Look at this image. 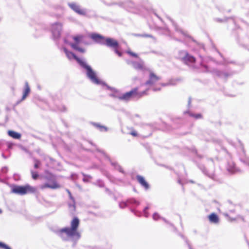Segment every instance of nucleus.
<instances>
[{"label":"nucleus","mask_w":249,"mask_h":249,"mask_svg":"<svg viewBox=\"0 0 249 249\" xmlns=\"http://www.w3.org/2000/svg\"><path fill=\"white\" fill-rule=\"evenodd\" d=\"M160 79V78L159 76L155 75L153 72H150L149 75V79L145 82V85H152Z\"/></svg>","instance_id":"8"},{"label":"nucleus","mask_w":249,"mask_h":249,"mask_svg":"<svg viewBox=\"0 0 249 249\" xmlns=\"http://www.w3.org/2000/svg\"><path fill=\"white\" fill-rule=\"evenodd\" d=\"M130 134L133 136H136L137 135V132L135 131L131 132Z\"/></svg>","instance_id":"26"},{"label":"nucleus","mask_w":249,"mask_h":249,"mask_svg":"<svg viewBox=\"0 0 249 249\" xmlns=\"http://www.w3.org/2000/svg\"><path fill=\"white\" fill-rule=\"evenodd\" d=\"M137 179L139 183L146 189H147L149 188V185L148 183L146 182V181L145 180L144 178L143 177L140 176H138L137 177Z\"/></svg>","instance_id":"14"},{"label":"nucleus","mask_w":249,"mask_h":249,"mask_svg":"<svg viewBox=\"0 0 249 249\" xmlns=\"http://www.w3.org/2000/svg\"><path fill=\"white\" fill-rule=\"evenodd\" d=\"M174 84L172 83V81H170L169 82H168L167 83H166V84H162V85L163 86H168V85H173Z\"/></svg>","instance_id":"24"},{"label":"nucleus","mask_w":249,"mask_h":249,"mask_svg":"<svg viewBox=\"0 0 249 249\" xmlns=\"http://www.w3.org/2000/svg\"><path fill=\"white\" fill-rule=\"evenodd\" d=\"M71 178H72V179H74V178H75V175H73V174H72V175H71Z\"/></svg>","instance_id":"32"},{"label":"nucleus","mask_w":249,"mask_h":249,"mask_svg":"<svg viewBox=\"0 0 249 249\" xmlns=\"http://www.w3.org/2000/svg\"><path fill=\"white\" fill-rule=\"evenodd\" d=\"M146 94V91H143L141 93V94H140V96L144 95V94Z\"/></svg>","instance_id":"30"},{"label":"nucleus","mask_w":249,"mask_h":249,"mask_svg":"<svg viewBox=\"0 0 249 249\" xmlns=\"http://www.w3.org/2000/svg\"><path fill=\"white\" fill-rule=\"evenodd\" d=\"M138 89L136 88L133 90L126 92L120 96L119 98L124 101H128L134 96L137 93Z\"/></svg>","instance_id":"7"},{"label":"nucleus","mask_w":249,"mask_h":249,"mask_svg":"<svg viewBox=\"0 0 249 249\" xmlns=\"http://www.w3.org/2000/svg\"><path fill=\"white\" fill-rule=\"evenodd\" d=\"M210 221L214 224H217L219 222V218L217 215L215 213H212L209 216Z\"/></svg>","instance_id":"13"},{"label":"nucleus","mask_w":249,"mask_h":249,"mask_svg":"<svg viewBox=\"0 0 249 249\" xmlns=\"http://www.w3.org/2000/svg\"><path fill=\"white\" fill-rule=\"evenodd\" d=\"M39 162H36L35 164V168H37L39 167Z\"/></svg>","instance_id":"27"},{"label":"nucleus","mask_w":249,"mask_h":249,"mask_svg":"<svg viewBox=\"0 0 249 249\" xmlns=\"http://www.w3.org/2000/svg\"><path fill=\"white\" fill-rule=\"evenodd\" d=\"M97 127H99L101 131H107V128L104 126H101L99 124H98V125H97Z\"/></svg>","instance_id":"18"},{"label":"nucleus","mask_w":249,"mask_h":249,"mask_svg":"<svg viewBox=\"0 0 249 249\" xmlns=\"http://www.w3.org/2000/svg\"><path fill=\"white\" fill-rule=\"evenodd\" d=\"M127 53H128L129 54H130V55L132 56H134V57H138V55L136 53H134L132 52H131L130 51H127Z\"/></svg>","instance_id":"19"},{"label":"nucleus","mask_w":249,"mask_h":249,"mask_svg":"<svg viewBox=\"0 0 249 249\" xmlns=\"http://www.w3.org/2000/svg\"><path fill=\"white\" fill-rule=\"evenodd\" d=\"M63 50L69 60L75 59L86 70V74L92 83L96 85H104V83L98 78L96 72L83 59L78 58L75 54L69 51L65 47H63Z\"/></svg>","instance_id":"2"},{"label":"nucleus","mask_w":249,"mask_h":249,"mask_svg":"<svg viewBox=\"0 0 249 249\" xmlns=\"http://www.w3.org/2000/svg\"><path fill=\"white\" fill-rule=\"evenodd\" d=\"M32 178L34 179H36L38 177L37 173L34 172H32Z\"/></svg>","instance_id":"21"},{"label":"nucleus","mask_w":249,"mask_h":249,"mask_svg":"<svg viewBox=\"0 0 249 249\" xmlns=\"http://www.w3.org/2000/svg\"><path fill=\"white\" fill-rule=\"evenodd\" d=\"M131 63L135 69L142 71H145L147 70L144 65V62L142 61H140L139 62H132Z\"/></svg>","instance_id":"11"},{"label":"nucleus","mask_w":249,"mask_h":249,"mask_svg":"<svg viewBox=\"0 0 249 249\" xmlns=\"http://www.w3.org/2000/svg\"><path fill=\"white\" fill-rule=\"evenodd\" d=\"M190 102H191V99H189V101H188V104H190Z\"/></svg>","instance_id":"34"},{"label":"nucleus","mask_w":249,"mask_h":249,"mask_svg":"<svg viewBox=\"0 0 249 249\" xmlns=\"http://www.w3.org/2000/svg\"><path fill=\"white\" fill-rule=\"evenodd\" d=\"M1 213V210L0 209V213Z\"/></svg>","instance_id":"37"},{"label":"nucleus","mask_w":249,"mask_h":249,"mask_svg":"<svg viewBox=\"0 0 249 249\" xmlns=\"http://www.w3.org/2000/svg\"><path fill=\"white\" fill-rule=\"evenodd\" d=\"M160 218V216L157 213H154L153 215V218L155 220H157Z\"/></svg>","instance_id":"20"},{"label":"nucleus","mask_w":249,"mask_h":249,"mask_svg":"<svg viewBox=\"0 0 249 249\" xmlns=\"http://www.w3.org/2000/svg\"><path fill=\"white\" fill-rule=\"evenodd\" d=\"M132 203H134L138 204V205L139 204V203L135 200H133Z\"/></svg>","instance_id":"31"},{"label":"nucleus","mask_w":249,"mask_h":249,"mask_svg":"<svg viewBox=\"0 0 249 249\" xmlns=\"http://www.w3.org/2000/svg\"><path fill=\"white\" fill-rule=\"evenodd\" d=\"M190 115L194 117L195 118H196V119H198V118H200L201 117V115L200 114H196V115L190 114Z\"/></svg>","instance_id":"22"},{"label":"nucleus","mask_w":249,"mask_h":249,"mask_svg":"<svg viewBox=\"0 0 249 249\" xmlns=\"http://www.w3.org/2000/svg\"><path fill=\"white\" fill-rule=\"evenodd\" d=\"M79 220L74 217L71 223L70 227H66L57 231V234L64 240L70 241L75 243L80 238V233L78 231Z\"/></svg>","instance_id":"1"},{"label":"nucleus","mask_w":249,"mask_h":249,"mask_svg":"<svg viewBox=\"0 0 249 249\" xmlns=\"http://www.w3.org/2000/svg\"><path fill=\"white\" fill-rule=\"evenodd\" d=\"M90 37L95 42L102 45H105L107 47L113 48L115 49V52L119 56H121V53L117 50L119 43L115 39L111 38H106L98 34H92Z\"/></svg>","instance_id":"3"},{"label":"nucleus","mask_w":249,"mask_h":249,"mask_svg":"<svg viewBox=\"0 0 249 249\" xmlns=\"http://www.w3.org/2000/svg\"><path fill=\"white\" fill-rule=\"evenodd\" d=\"M153 90L154 91H157V90H160V89H154Z\"/></svg>","instance_id":"33"},{"label":"nucleus","mask_w":249,"mask_h":249,"mask_svg":"<svg viewBox=\"0 0 249 249\" xmlns=\"http://www.w3.org/2000/svg\"><path fill=\"white\" fill-rule=\"evenodd\" d=\"M120 206L121 207L123 208L126 206V204L125 203H123L122 204H120Z\"/></svg>","instance_id":"28"},{"label":"nucleus","mask_w":249,"mask_h":249,"mask_svg":"<svg viewBox=\"0 0 249 249\" xmlns=\"http://www.w3.org/2000/svg\"><path fill=\"white\" fill-rule=\"evenodd\" d=\"M69 6L75 12L79 15H85L86 11L84 9L80 8L79 6L75 3H69Z\"/></svg>","instance_id":"9"},{"label":"nucleus","mask_w":249,"mask_h":249,"mask_svg":"<svg viewBox=\"0 0 249 249\" xmlns=\"http://www.w3.org/2000/svg\"><path fill=\"white\" fill-rule=\"evenodd\" d=\"M60 185L57 183V182L54 181L51 183H46L40 186V188L42 189H45L46 188H49L53 189H58L60 188Z\"/></svg>","instance_id":"10"},{"label":"nucleus","mask_w":249,"mask_h":249,"mask_svg":"<svg viewBox=\"0 0 249 249\" xmlns=\"http://www.w3.org/2000/svg\"><path fill=\"white\" fill-rule=\"evenodd\" d=\"M149 209V208L148 207H146L145 208V209H144V216L145 217H147L148 216V214L146 212V211Z\"/></svg>","instance_id":"23"},{"label":"nucleus","mask_w":249,"mask_h":249,"mask_svg":"<svg viewBox=\"0 0 249 249\" xmlns=\"http://www.w3.org/2000/svg\"><path fill=\"white\" fill-rule=\"evenodd\" d=\"M185 61L187 62L193 63L195 61V58L192 55L187 54L185 57Z\"/></svg>","instance_id":"16"},{"label":"nucleus","mask_w":249,"mask_h":249,"mask_svg":"<svg viewBox=\"0 0 249 249\" xmlns=\"http://www.w3.org/2000/svg\"><path fill=\"white\" fill-rule=\"evenodd\" d=\"M71 206H72L73 207V208H74V206L73 205H72Z\"/></svg>","instance_id":"36"},{"label":"nucleus","mask_w":249,"mask_h":249,"mask_svg":"<svg viewBox=\"0 0 249 249\" xmlns=\"http://www.w3.org/2000/svg\"><path fill=\"white\" fill-rule=\"evenodd\" d=\"M67 192L68 193V194L69 195L70 198L72 200V201H73V198L72 197L71 195L70 192L69 190H67Z\"/></svg>","instance_id":"25"},{"label":"nucleus","mask_w":249,"mask_h":249,"mask_svg":"<svg viewBox=\"0 0 249 249\" xmlns=\"http://www.w3.org/2000/svg\"><path fill=\"white\" fill-rule=\"evenodd\" d=\"M0 249H11V248L7 246L6 244H5L3 243L0 242Z\"/></svg>","instance_id":"17"},{"label":"nucleus","mask_w":249,"mask_h":249,"mask_svg":"<svg viewBox=\"0 0 249 249\" xmlns=\"http://www.w3.org/2000/svg\"><path fill=\"white\" fill-rule=\"evenodd\" d=\"M84 38V36L80 35L73 37V39L75 41L74 43H71L70 45L75 50L81 53H84L85 50L83 48L79 47L78 45L80 43Z\"/></svg>","instance_id":"5"},{"label":"nucleus","mask_w":249,"mask_h":249,"mask_svg":"<svg viewBox=\"0 0 249 249\" xmlns=\"http://www.w3.org/2000/svg\"><path fill=\"white\" fill-rule=\"evenodd\" d=\"M35 191L36 189L29 185H26L25 186H16L12 189V192L13 193L20 195L33 193L35 192Z\"/></svg>","instance_id":"4"},{"label":"nucleus","mask_w":249,"mask_h":249,"mask_svg":"<svg viewBox=\"0 0 249 249\" xmlns=\"http://www.w3.org/2000/svg\"><path fill=\"white\" fill-rule=\"evenodd\" d=\"M127 62L128 64H130V62H129V61H127Z\"/></svg>","instance_id":"35"},{"label":"nucleus","mask_w":249,"mask_h":249,"mask_svg":"<svg viewBox=\"0 0 249 249\" xmlns=\"http://www.w3.org/2000/svg\"><path fill=\"white\" fill-rule=\"evenodd\" d=\"M87 177H85L83 178V181H88V179H87Z\"/></svg>","instance_id":"29"},{"label":"nucleus","mask_w":249,"mask_h":249,"mask_svg":"<svg viewBox=\"0 0 249 249\" xmlns=\"http://www.w3.org/2000/svg\"><path fill=\"white\" fill-rule=\"evenodd\" d=\"M30 92V88L27 82L25 83L24 89L23 92L22 100H24Z\"/></svg>","instance_id":"12"},{"label":"nucleus","mask_w":249,"mask_h":249,"mask_svg":"<svg viewBox=\"0 0 249 249\" xmlns=\"http://www.w3.org/2000/svg\"><path fill=\"white\" fill-rule=\"evenodd\" d=\"M8 135L16 139H19L21 137V135L16 132H15L14 131L10 130L8 132Z\"/></svg>","instance_id":"15"},{"label":"nucleus","mask_w":249,"mask_h":249,"mask_svg":"<svg viewBox=\"0 0 249 249\" xmlns=\"http://www.w3.org/2000/svg\"><path fill=\"white\" fill-rule=\"evenodd\" d=\"M62 30V24L60 22H55L52 25V32L54 38H58Z\"/></svg>","instance_id":"6"}]
</instances>
